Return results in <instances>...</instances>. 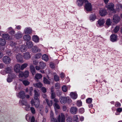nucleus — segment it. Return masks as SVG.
<instances>
[{
  "instance_id": "obj_1",
  "label": "nucleus",
  "mask_w": 122,
  "mask_h": 122,
  "mask_svg": "<svg viewBox=\"0 0 122 122\" xmlns=\"http://www.w3.org/2000/svg\"><path fill=\"white\" fill-rule=\"evenodd\" d=\"M85 5L84 6L86 10L88 11H91L92 10V5L87 0H84Z\"/></svg>"
},
{
  "instance_id": "obj_2",
  "label": "nucleus",
  "mask_w": 122,
  "mask_h": 122,
  "mask_svg": "<svg viewBox=\"0 0 122 122\" xmlns=\"http://www.w3.org/2000/svg\"><path fill=\"white\" fill-rule=\"evenodd\" d=\"M30 103L32 106H35L36 108H38L39 107L40 101L39 99L35 100L32 99L30 102Z\"/></svg>"
},
{
  "instance_id": "obj_3",
  "label": "nucleus",
  "mask_w": 122,
  "mask_h": 122,
  "mask_svg": "<svg viewBox=\"0 0 122 122\" xmlns=\"http://www.w3.org/2000/svg\"><path fill=\"white\" fill-rule=\"evenodd\" d=\"M57 120L58 122H65V117L63 113H61L58 116Z\"/></svg>"
},
{
  "instance_id": "obj_4",
  "label": "nucleus",
  "mask_w": 122,
  "mask_h": 122,
  "mask_svg": "<svg viewBox=\"0 0 122 122\" xmlns=\"http://www.w3.org/2000/svg\"><path fill=\"white\" fill-rule=\"evenodd\" d=\"M28 48L31 49V51L34 53H36L37 52H40L41 51L40 49L37 48V46H28Z\"/></svg>"
},
{
  "instance_id": "obj_5",
  "label": "nucleus",
  "mask_w": 122,
  "mask_h": 122,
  "mask_svg": "<svg viewBox=\"0 0 122 122\" xmlns=\"http://www.w3.org/2000/svg\"><path fill=\"white\" fill-rule=\"evenodd\" d=\"M3 62L6 64H8L10 62V58L8 56H4L2 58Z\"/></svg>"
},
{
  "instance_id": "obj_6",
  "label": "nucleus",
  "mask_w": 122,
  "mask_h": 122,
  "mask_svg": "<svg viewBox=\"0 0 122 122\" xmlns=\"http://www.w3.org/2000/svg\"><path fill=\"white\" fill-rule=\"evenodd\" d=\"M120 20V18L118 15H114L112 19L113 22L117 23Z\"/></svg>"
},
{
  "instance_id": "obj_7",
  "label": "nucleus",
  "mask_w": 122,
  "mask_h": 122,
  "mask_svg": "<svg viewBox=\"0 0 122 122\" xmlns=\"http://www.w3.org/2000/svg\"><path fill=\"white\" fill-rule=\"evenodd\" d=\"M117 36L114 34H112L110 36V40L112 42H116L117 41Z\"/></svg>"
},
{
  "instance_id": "obj_8",
  "label": "nucleus",
  "mask_w": 122,
  "mask_h": 122,
  "mask_svg": "<svg viewBox=\"0 0 122 122\" xmlns=\"http://www.w3.org/2000/svg\"><path fill=\"white\" fill-rule=\"evenodd\" d=\"M34 98L35 100L39 99V97L40 96V93L39 92V91L36 90H34Z\"/></svg>"
},
{
  "instance_id": "obj_9",
  "label": "nucleus",
  "mask_w": 122,
  "mask_h": 122,
  "mask_svg": "<svg viewBox=\"0 0 122 122\" xmlns=\"http://www.w3.org/2000/svg\"><path fill=\"white\" fill-rule=\"evenodd\" d=\"M20 65L19 64L15 65L14 67L15 71L17 73H19L20 71Z\"/></svg>"
},
{
  "instance_id": "obj_10",
  "label": "nucleus",
  "mask_w": 122,
  "mask_h": 122,
  "mask_svg": "<svg viewBox=\"0 0 122 122\" xmlns=\"http://www.w3.org/2000/svg\"><path fill=\"white\" fill-rule=\"evenodd\" d=\"M61 103L62 104H65L67 102V99L66 97H61L60 98Z\"/></svg>"
},
{
  "instance_id": "obj_11",
  "label": "nucleus",
  "mask_w": 122,
  "mask_h": 122,
  "mask_svg": "<svg viewBox=\"0 0 122 122\" xmlns=\"http://www.w3.org/2000/svg\"><path fill=\"white\" fill-rule=\"evenodd\" d=\"M114 6V5L112 3H109L106 5V7L107 8L110 10L112 9Z\"/></svg>"
},
{
  "instance_id": "obj_12",
  "label": "nucleus",
  "mask_w": 122,
  "mask_h": 122,
  "mask_svg": "<svg viewBox=\"0 0 122 122\" xmlns=\"http://www.w3.org/2000/svg\"><path fill=\"white\" fill-rule=\"evenodd\" d=\"M24 32L25 34H29L32 33V30L30 27H26L25 29Z\"/></svg>"
},
{
  "instance_id": "obj_13",
  "label": "nucleus",
  "mask_w": 122,
  "mask_h": 122,
  "mask_svg": "<svg viewBox=\"0 0 122 122\" xmlns=\"http://www.w3.org/2000/svg\"><path fill=\"white\" fill-rule=\"evenodd\" d=\"M8 31L9 33L11 35V36H13L15 35V32L11 27H10L8 28Z\"/></svg>"
},
{
  "instance_id": "obj_14",
  "label": "nucleus",
  "mask_w": 122,
  "mask_h": 122,
  "mask_svg": "<svg viewBox=\"0 0 122 122\" xmlns=\"http://www.w3.org/2000/svg\"><path fill=\"white\" fill-rule=\"evenodd\" d=\"M17 61L18 62H21L23 60V58L22 56L20 54H18L16 56Z\"/></svg>"
},
{
  "instance_id": "obj_15",
  "label": "nucleus",
  "mask_w": 122,
  "mask_h": 122,
  "mask_svg": "<svg viewBox=\"0 0 122 122\" xmlns=\"http://www.w3.org/2000/svg\"><path fill=\"white\" fill-rule=\"evenodd\" d=\"M6 74H10L12 72V68L11 67H7L5 69Z\"/></svg>"
},
{
  "instance_id": "obj_16",
  "label": "nucleus",
  "mask_w": 122,
  "mask_h": 122,
  "mask_svg": "<svg viewBox=\"0 0 122 122\" xmlns=\"http://www.w3.org/2000/svg\"><path fill=\"white\" fill-rule=\"evenodd\" d=\"M30 71L32 75H34L36 73V70L35 67L32 65H31L30 67Z\"/></svg>"
},
{
  "instance_id": "obj_17",
  "label": "nucleus",
  "mask_w": 122,
  "mask_h": 122,
  "mask_svg": "<svg viewBox=\"0 0 122 122\" xmlns=\"http://www.w3.org/2000/svg\"><path fill=\"white\" fill-rule=\"evenodd\" d=\"M107 13L105 9L101 10L99 11L100 15L102 16H105L106 15Z\"/></svg>"
},
{
  "instance_id": "obj_18",
  "label": "nucleus",
  "mask_w": 122,
  "mask_h": 122,
  "mask_svg": "<svg viewBox=\"0 0 122 122\" xmlns=\"http://www.w3.org/2000/svg\"><path fill=\"white\" fill-rule=\"evenodd\" d=\"M77 110V108L74 107H71L70 110L72 114H75Z\"/></svg>"
},
{
  "instance_id": "obj_19",
  "label": "nucleus",
  "mask_w": 122,
  "mask_h": 122,
  "mask_svg": "<svg viewBox=\"0 0 122 122\" xmlns=\"http://www.w3.org/2000/svg\"><path fill=\"white\" fill-rule=\"evenodd\" d=\"M71 97L73 99H75L77 97V95L76 93L73 92H71L70 94Z\"/></svg>"
},
{
  "instance_id": "obj_20",
  "label": "nucleus",
  "mask_w": 122,
  "mask_h": 122,
  "mask_svg": "<svg viewBox=\"0 0 122 122\" xmlns=\"http://www.w3.org/2000/svg\"><path fill=\"white\" fill-rule=\"evenodd\" d=\"M18 96L20 98L22 99L25 98V95L24 92L22 91L20 92L19 93Z\"/></svg>"
},
{
  "instance_id": "obj_21",
  "label": "nucleus",
  "mask_w": 122,
  "mask_h": 122,
  "mask_svg": "<svg viewBox=\"0 0 122 122\" xmlns=\"http://www.w3.org/2000/svg\"><path fill=\"white\" fill-rule=\"evenodd\" d=\"M39 66L41 69H43L46 67V63L43 61H40L39 62Z\"/></svg>"
},
{
  "instance_id": "obj_22",
  "label": "nucleus",
  "mask_w": 122,
  "mask_h": 122,
  "mask_svg": "<svg viewBox=\"0 0 122 122\" xmlns=\"http://www.w3.org/2000/svg\"><path fill=\"white\" fill-rule=\"evenodd\" d=\"M24 57L25 59H28L30 58L31 56L29 52H26L24 54Z\"/></svg>"
},
{
  "instance_id": "obj_23",
  "label": "nucleus",
  "mask_w": 122,
  "mask_h": 122,
  "mask_svg": "<svg viewBox=\"0 0 122 122\" xmlns=\"http://www.w3.org/2000/svg\"><path fill=\"white\" fill-rule=\"evenodd\" d=\"M19 103L20 104H21L22 105H26L28 104L27 101L25 100H20Z\"/></svg>"
},
{
  "instance_id": "obj_24",
  "label": "nucleus",
  "mask_w": 122,
  "mask_h": 122,
  "mask_svg": "<svg viewBox=\"0 0 122 122\" xmlns=\"http://www.w3.org/2000/svg\"><path fill=\"white\" fill-rule=\"evenodd\" d=\"M32 39L36 43L38 42L39 41V37L36 35L33 36Z\"/></svg>"
},
{
  "instance_id": "obj_25",
  "label": "nucleus",
  "mask_w": 122,
  "mask_h": 122,
  "mask_svg": "<svg viewBox=\"0 0 122 122\" xmlns=\"http://www.w3.org/2000/svg\"><path fill=\"white\" fill-rule=\"evenodd\" d=\"M42 76L41 74H40L37 73L35 75V79L36 81H37L38 80L41 78Z\"/></svg>"
},
{
  "instance_id": "obj_26",
  "label": "nucleus",
  "mask_w": 122,
  "mask_h": 122,
  "mask_svg": "<svg viewBox=\"0 0 122 122\" xmlns=\"http://www.w3.org/2000/svg\"><path fill=\"white\" fill-rule=\"evenodd\" d=\"M23 39L27 41L30 40L31 37L30 35H26L24 36Z\"/></svg>"
},
{
  "instance_id": "obj_27",
  "label": "nucleus",
  "mask_w": 122,
  "mask_h": 122,
  "mask_svg": "<svg viewBox=\"0 0 122 122\" xmlns=\"http://www.w3.org/2000/svg\"><path fill=\"white\" fill-rule=\"evenodd\" d=\"M98 23L100 26L103 25L105 23L104 19H99L97 21Z\"/></svg>"
},
{
  "instance_id": "obj_28",
  "label": "nucleus",
  "mask_w": 122,
  "mask_h": 122,
  "mask_svg": "<svg viewBox=\"0 0 122 122\" xmlns=\"http://www.w3.org/2000/svg\"><path fill=\"white\" fill-rule=\"evenodd\" d=\"M42 59L46 61H48L49 58L48 56L47 55L44 54L42 56Z\"/></svg>"
},
{
  "instance_id": "obj_29",
  "label": "nucleus",
  "mask_w": 122,
  "mask_h": 122,
  "mask_svg": "<svg viewBox=\"0 0 122 122\" xmlns=\"http://www.w3.org/2000/svg\"><path fill=\"white\" fill-rule=\"evenodd\" d=\"M2 37L5 39L8 40L10 38V36L8 34H4L2 35Z\"/></svg>"
},
{
  "instance_id": "obj_30",
  "label": "nucleus",
  "mask_w": 122,
  "mask_h": 122,
  "mask_svg": "<svg viewBox=\"0 0 122 122\" xmlns=\"http://www.w3.org/2000/svg\"><path fill=\"white\" fill-rule=\"evenodd\" d=\"M6 43V41L4 39L0 38V45L1 46H4Z\"/></svg>"
},
{
  "instance_id": "obj_31",
  "label": "nucleus",
  "mask_w": 122,
  "mask_h": 122,
  "mask_svg": "<svg viewBox=\"0 0 122 122\" xmlns=\"http://www.w3.org/2000/svg\"><path fill=\"white\" fill-rule=\"evenodd\" d=\"M120 29V27L119 26L117 25L116 26L112 32L115 33H117L119 31Z\"/></svg>"
},
{
  "instance_id": "obj_32",
  "label": "nucleus",
  "mask_w": 122,
  "mask_h": 122,
  "mask_svg": "<svg viewBox=\"0 0 122 122\" xmlns=\"http://www.w3.org/2000/svg\"><path fill=\"white\" fill-rule=\"evenodd\" d=\"M96 18V16L94 14L91 15L89 17L90 20L91 21H93L95 20Z\"/></svg>"
},
{
  "instance_id": "obj_33",
  "label": "nucleus",
  "mask_w": 122,
  "mask_h": 122,
  "mask_svg": "<svg viewBox=\"0 0 122 122\" xmlns=\"http://www.w3.org/2000/svg\"><path fill=\"white\" fill-rule=\"evenodd\" d=\"M34 86L36 87L40 88L42 86V84L41 82H39L37 83L34 84Z\"/></svg>"
},
{
  "instance_id": "obj_34",
  "label": "nucleus",
  "mask_w": 122,
  "mask_h": 122,
  "mask_svg": "<svg viewBox=\"0 0 122 122\" xmlns=\"http://www.w3.org/2000/svg\"><path fill=\"white\" fill-rule=\"evenodd\" d=\"M22 34L21 33H17L15 35V37L17 39H18L22 37Z\"/></svg>"
},
{
  "instance_id": "obj_35",
  "label": "nucleus",
  "mask_w": 122,
  "mask_h": 122,
  "mask_svg": "<svg viewBox=\"0 0 122 122\" xmlns=\"http://www.w3.org/2000/svg\"><path fill=\"white\" fill-rule=\"evenodd\" d=\"M43 81L44 83L45 84H50V81L46 77H44L43 78Z\"/></svg>"
},
{
  "instance_id": "obj_36",
  "label": "nucleus",
  "mask_w": 122,
  "mask_h": 122,
  "mask_svg": "<svg viewBox=\"0 0 122 122\" xmlns=\"http://www.w3.org/2000/svg\"><path fill=\"white\" fill-rule=\"evenodd\" d=\"M27 46H21L20 48V50L22 52L25 51L27 50Z\"/></svg>"
},
{
  "instance_id": "obj_37",
  "label": "nucleus",
  "mask_w": 122,
  "mask_h": 122,
  "mask_svg": "<svg viewBox=\"0 0 122 122\" xmlns=\"http://www.w3.org/2000/svg\"><path fill=\"white\" fill-rule=\"evenodd\" d=\"M24 77L25 78L28 77L29 76V72L28 71H25L23 72Z\"/></svg>"
},
{
  "instance_id": "obj_38",
  "label": "nucleus",
  "mask_w": 122,
  "mask_h": 122,
  "mask_svg": "<svg viewBox=\"0 0 122 122\" xmlns=\"http://www.w3.org/2000/svg\"><path fill=\"white\" fill-rule=\"evenodd\" d=\"M28 66V64L26 63H25L22 64L20 67V69L21 70H23L24 69L26 68Z\"/></svg>"
},
{
  "instance_id": "obj_39",
  "label": "nucleus",
  "mask_w": 122,
  "mask_h": 122,
  "mask_svg": "<svg viewBox=\"0 0 122 122\" xmlns=\"http://www.w3.org/2000/svg\"><path fill=\"white\" fill-rule=\"evenodd\" d=\"M46 101L48 106H50L52 105V102L51 100L49 101L48 99H46Z\"/></svg>"
},
{
  "instance_id": "obj_40",
  "label": "nucleus",
  "mask_w": 122,
  "mask_h": 122,
  "mask_svg": "<svg viewBox=\"0 0 122 122\" xmlns=\"http://www.w3.org/2000/svg\"><path fill=\"white\" fill-rule=\"evenodd\" d=\"M112 22L111 20L110 19H108L106 21V24L107 25L109 26L111 25Z\"/></svg>"
},
{
  "instance_id": "obj_41",
  "label": "nucleus",
  "mask_w": 122,
  "mask_h": 122,
  "mask_svg": "<svg viewBox=\"0 0 122 122\" xmlns=\"http://www.w3.org/2000/svg\"><path fill=\"white\" fill-rule=\"evenodd\" d=\"M53 105L55 109H59L60 108V106L58 103H55Z\"/></svg>"
},
{
  "instance_id": "obj_42",
  "label": "nucleus",
  "mask_w": 122,
  "mask_h": 122,
  "mask_svg": "<svg viewBox=\"0 0 122 122\" xmlns=\"http://www.w3.org/2000/svg\"><path fill=\"white\" fill-rule=\"evenodd\" d=\"M78 119L77 115H75L73 117V122H78Z\"/></svg>"
},
{
  "instance_id": "obj_43",
  "label": "nucleus",
  "mask_w": 122,
  "mask_h": 122,
  "mask_svg": "<svg viewBox=\"0 0 122 122\" xmlns=\"http://www.w3.org/2000/svg\"><path fill=\"white\" fill-rule=\"evenodd\" d=\"M62 90L64 92H66L67 91V87L65 85H64L62 87Z\"/></svg>"
},
{
  "instance_id": "obj_44",
  "label": "nucleus",
  "mask_w": 122,
  "mask_h": 122,
  "mask_svg": "<svg viewBox=\"0 0 122 122\" xmlns=\"http://www.w3.org/2000/svg\"><path fill=\"white\" fill-rule=\"evenodd\" d=\"M54 80L56 81H58L59 80V76L57 75H55L54 77Z\"/></svg>"
},
{
  "instance_id": "obj_45",
  "label": "nucleus",
  "mask_w": 122,
  "mask_h": 122,
  "mask_svg": "<svg viewBox=\"0 0 122 122\" xmlns=\"http://www.w3.org/2000/svg\"><path fill=\"white\" fill-rule=\"evenodd\" d=\"M22 83L25 86L29 85L30 83L29 81L27 80H24L23 81Z\"/></svg>"
},
{
  "instance_id": "obj_46",
  "label": "nucleus",
  "mask_w": 122,
  "mask_h": 122,
  "mask_svg": "<svg viewBox=\"0 0 122 122\" xmlns=\"http://www.w3.org/2000/svg\"><path fill=\"white\" fill-rule=\"evenodd\" d=\"M26 45L27 46H33V44L31 41H27L26 43Z\"/></svg>"
},
{
  "instance_id": "obj_47",
  "label": "nucleus",
  "mask_w": 122,
  "mask_h": 122,
  "mask_svg": "<svg viewBox=\"0 0 122 122\" xmlns=\"http://www.w3.org/2000/svg\"><path fill=\"white\" fill-rule=\"evenodd\" d=\"M86 102L88 103H90L92 102V99L91 98H89L86 100Z\"/></svg>"
},
{
  "instance_id": "obj_48",
  "label": "nucleus",
  "mask_w": 122,
  "mask_h": 122,
  "mask_svg": "<svg viewBox=\"0 0 122 122\" xmlns=\"http://www.w3.org/2000/svg\"><path fill=\"white\" fill-rule=\"evenodd\" d=\"M30 110L32 114H34L35 113V108L34 107H30Z\"/></svg>"
},
{
  "instance_id": "obj_49",
  "label": "nucleus",
  "mask_w": 122,
  "mask_h": 122,
  "mask_svg": "<svg viewBox=\"0 0 122 122\" xmlns=\"http://www.w3.org/2000/svg\"><path fill=\"white\" fill-rule=\"evenodd\" d=\"M42 55L41 53L36 54L35 56V57L36 59L40 58L41 56Z\"/></svg>"
},
{
  "instance_id": "obj_50",
  "label": "nucleus",
  "mask_w": 122,
  "mask_h": 122,
  "mask_svg": "<svg viewBox=\"0 0 122 122\" xmlns=\"http://www.w3.org/2000/svg\"><path fill=\"white\" fill-rule=\"evenodd\" d=\"M19 73V78H22L23 76L24 77L23 72L21 71H20Z\"/></svg>"
},
{
  "instance_id": "obj_51",
  "label": "nucleus",
  "mask_w": 122,
  "mask_h": 122,
  "mask_svg": "<svg viewBox=\"0 0 122 122\" xmlns=\"http://www.w3.org/2000/svg\"><path fill=\"white\" fill-rule=\"evenodd\" d=\"M77 105L78 107L81 106L82 105V102L80 101H78L77 102Z\"/></svg>"
},
{
  "instance_id": "obj_52",
  "label": "nucleus",
  "mask_w": 122,
  "mask_h": 122,
  "mask_svg": "<svg viewBox=\"0 0 122 122\" xmlns=\"http://www.w3.org/2000/svg\"><path fill=\"white\" fill-rule=\"evenodd\" d=\"M56 97V95L55 92L51 93V98L53 99L55 98Z\"/></svg>"
},
{
  "instance_id": "obj_53",
  "label": "nucleus",
  "mask_w": 122,
  "mask_h": 122,
  "mask_svg": "<svg viewBox=\"0 0 122 122\" xmlns=\"http://www.w3.org/2000/svg\"><path fill=\"white\" fill-rule=\"evenodd\" d=\"M72 119L71 117H67L66 120L67 122H72Z\"/></svg>"
},
{
  "instance_id": "obj_54",
  "label": "nucleus",
  "mask_w": 122,
  "mask_h": 122,
  "mask_svg": "<svg viewBox=\"0 0 122 122\" xmlns=\"http://www.w3.org/2000/svg\"><path fill=\"white\" fill-rule=\"evenodd\" d=\"M9 76L12 78V79L15 78L16 76L14 74L9 75Z\"/></svg>"
},
{
  "instance_id": "obj_55",
  "label": "nucleus",
  "mask_w": 122,
  "mask_h": 122,
  "mask_svg": "<svg viewBox=\"0 0 122 122\" xmlns=\"http://www.w3.org/2000/svg\"><path fill=\"white\" fill-rule=\"evenodd\" d=\"M26 106V107H25V109L27 111H29L30 110V105L28 104Z\"/></svg>"
},
{
  "instance_id": "obj_56",
  "label": "nucleus",
  "mask_w": 122,
  "mask_h": 122,
  "mask_svg": "<svg viewBox=\"0 0 122 122\" xmlns=\"http://www.w3.org/2000/svg\"><path fill=\"white\" fill-rule=\"evenodd\" d=\"M120 103L118 102H116L115 104V106L117 107H120L121 106Z\"/></svg>"
},
{
  "instance_id": "obj_57",
  "label": "nucleus",
  "mask_w": 122,
  "mask_h": 122,
  "mask_svg": "<svg viewBox=\"0 0 122 122\" xmlns=\"http://www.w3.org/2000/svg\"><path fill=\"white\" fill-rule=\"evenodd\" d=\"M33 90V88L32 87H31L30 88L29 90V91L30 92L29 94L31 96L32 94V92Z\"/></svg>"
},
{
  "instance_id": "obj_58",
  "label": "nucleus",
  "mask_w": 122,
  "mask_h": 122,
  "mask_svg": "<svg viewBox=\"0 0 122 122\" xmlns=\"http://www.w3.org/2000/svg\"><path fill=\"white\" fill-rule=\"evenodd\" d=\"M56 93L57 95L58 96H60L61 94V92L59 90L57 91Z\"/></svg>"
},
{
  "instance_id": "obj_59",
  "label": "nucleus",
  "mask_w": 122,
  "mask_h": 122,
  "mask_svg": "<svg viewBox=\"0 0 122 122\" xmlns=\"http://www.w3.org/2000/svg\"><path fill=\"white\" fill-rule=\"evenodd\" d=\"M7 80L8 82H11L12 81V78L9 77V76L7 79Z\"/></svg>"
},
{
  "instance_id": "obj_60",
  "label": "nucleus",
  "mask_w": 122,
  "mask_h": 122,
  "mask_svg": "<svg viewBox=\"0 0 122 122\" xmlns=\"http://www.w3.org/2000/svg\"><path fill=\"white\" fill-rule=\"evenodd\" d=\"M41 91L44 93H45L46 92V88L44 87H42L41 88Z\"/></svg>"
},
{
  "instance_id": "obj_61",
  "label": "nucleus",
  "mask_w": 122,
  "mask_h": 122,
  "mask_svg": "<svg viewBox=\"0 0 122 122\" xmlns=\"http://www.w3.org/2000/svg\"><path fill=\"white\" fill-rule=\"evenodd\" d=\"M50 118L51 119L52 118H54V113L52 111H51L50 112Z\"/></svg>"
},
{
  "instance_id": "obj_62",
  "label": "nucleus",
  "mask_w": 122,
  "mask_h": 122,
  "mask_svg": "<svg viewBox=\"0 0 122 122\" xmlns=\"http://www.w3.org/2000/svg\"><path fill=\"white\" fill-rule=\"evenodd\" d=\"M55 87L56 89H59L60 88V84L59 83H56L55 84Z\"/></svg>"
},
{
  "instance_id": "obj_63",
  "label": "nucleus",
  "mask_w": 122,
  "mask_h": 122,
  "mask_svg": "<svg viewBox=\"0 0 122 122\" xmlns=\"http://www.w3.org/2000/svg\"><path fill=\"white\" fill-rule=\"evenodd\" d=\"M51 122H57V120L55 118H52L51 119Z\"/></svg>"
},
{
  "instance_id": "obj_64",
  "label": "nucleus",
  "mask_w": 122,
  "mask_h": 122,
  "mask_svg": "<svg viewBox=\"0 0 122 122\" xmlns=\"http://www.w3.org/2000/svg\"><path fill=\"white\" fill-rule=\"evenodd\" d=\"M79 112L81 113H83L84 112V109L83 108H81L79 109Z\"/></svg>"
}]
</instances>
